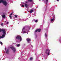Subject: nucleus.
<instances>
[{
  "instance_id": "nucleus-14",
  "label": "nucleus",
  "mask_w": 61,
  "mask_h": 61,
  "mask_svg": "<svg viewBox=\"0 0 61 61\" xmlns=\"http://www.w3.org/2000/svg\"><path fill=\"white\" fill-rule=\"evenodd\" d=\"M45 36L46 37H47V34H46V33H45Z\"/></svg>"
},
{
  "instance_id": "nucleus-22",
  "label": "nucleus",
  "mask_w": 61,
  "mask_h": 61,
  "mask_svg": "<svg viewBox=\"0 0 61 61\" xmlns=\"http://www.w3.org/2000/svg\"><path fill=\"white\" fill-rule=\"evenodd\" d=\"M14 16H15V17H17V16L16 15H15Z\"/></svg>"
},
{
  "instance_id": "nucleus-33",
  "label": "nucleus",
  "mask_w": 61,
  "mask_h": 61,
  "mask_svg": "<svg viewBox=\"0 0 61 61\" xmlns=\"http://www.w3.org/2000/svg\"><path fill=\"white\" fill-rule=\"evenodd\" d=\"M26 3H27V1H26Z\"/></svg>"
},
{
  "instance_id": "nucleus-23",
  "label": "nucleus",
  "mask_w": 61,
  "mask_h": 61,
  "mask_svg": "<svg viewBox=\"0 0 61 61\" xmlns=\"http://www.w3.org/2000/svg\"><path fill=\"white\" fill-rule=\"evenodd\" d=\"M37 22H38L37 20H35V22L36 23H37Z\"/></svg>"
},
{
  "instance_id": "nucleus-11",
  "label": "nucleus",
  "mask_w": 61,
  "mask_h": 61,
  "mask_svg": "<svg viewBox=\"0 0 61 61\" xmlns=\"http://www.w3.org/2000/svg\"><path fill=\"white\" fill-rule=\"evenodd\" d=\"M37 30L38 32H40L41 31V29H37Z\"/></svg>"
},
{
  "instance_id": "nucleus-21",
  "label": "nucleus",
  "mask_w": 61,
  "mask_h": 61,
  "mask_svg": "<svg viewBox=\"0 0 61 61\" xmlns=\"http://www.w3.org/2000/svg\"><path fill=\"white\" fill-rule=\"evenodd\" d=\"M0 43L1 45H3V43H2V42L1 41L0 42Z\"/></svg>"
},
{
  "instance_id": "nucleus-12",
  "label": "nucleus",
  "mask_w": 61,
  "mask_h": 61,
  "mask_svg": "<svg viewBox=\"0 0 61 61\" xmlns=\"http://www.w3.org/2000/svg\"><path fill=\"white\" fill-rule=\"evenodd\" d=\"M33 58L32 57H30V61H32L33 60Z\"/></svg>"
},
{
  "instance_id": "nucleus-9",
  "label": "nucleus",
  "mask_w": 61,
  "mask_h": 61,
  "mask_svg": "<svg viewBox=\"0 0 61 61\" xmlns=\"http://www.w3.org/2000/svg\"><path fill=\"white\" fill-rule=\"evenodd\" d=\"M25 7H28V6H29V5H27L26 4H25Z\"/></svg>"
},
{
  "instance_id": "nucleus-16",
  "label": "nucleus",
  "mask_w": 61,
  "mask_h": 61,
  "mask_svg": "<svg viewBox=\"0 0 61 61\" xmlns=\"http://www.w3.org/2000/svg\"><path fill=\"white\" fill-rule=\"evenodd\" d=\"M33 11V10H31L30 11V13H32Z\"/></svg>"
},
{
  "instance_id": "nucleus-31",
  "label": "nucleus",
  "mask_w": 61,
  "mask_h": 61,
  "mask_svg": "<svg viewBox=\"0 0 61 61\" xmlns=\"http://www.w3.org/2000/svg\"><path fill=\"white\" fill-rule=\"evenodd\" d=\"M42 0V1H44V0Z\"/></svg>"
},
{
  "instance_id": "nucleus-34",
  "label": "nucleus",
  "mask_w": 61,
  "mask_h": 61,
  "mask_svg": "<svg viewBox=\"0 0 61 61\" xmlns=\"http://www.w3.org/2000/svg\"><path fill=\"white\" fill-rule=\"evenodd\" d=\"M31 46V47H33V46Z\"/></svg>"
},
{
  "instance_id": "nucleus-25",
  "label": "nucleus",
  "mask_w": 61,
  "mask_h": 61,
  "mask_svg": "<svg viewBox=\"0 0 61 61\" xmlns=\"http://www.w3.org/2000/svg\"><path fill=\"white\" fill-rule=\"evenodd\" d=\"M38 32L37 30H36L35 31V32Z\"/></svg>"
},
{
  "instance_id": "nucleus-30",
  "label": "nucleus",
  "mask_w": 61,
  "mask_h": 61,
  "mask_svg": "<svg viewBox=\"0 0 61 61\" xmlns=\"http://www.w3.org/2000/svg\"><path fill=\"white\" fill-rule=\"evenodd\" d=\"M3 25V23H2V24H1V25Z\"/></svg>"
},
{
  "instance_id": "nucleus-26",
  "label": "nucleus",
  "mask_w": 61,
  "mask_h": 61,
  "mask_svg": "<svg viewBox=\"0 0 61 61\" xmlns=\"http://www.w3.org/2000/svg\"><path fill=\"white\" fill-rule=\"evenodd\" d=\"M24 33H26L25 31H24V32L23 33V34H24Z\"/></svg>"
},
{
  "instance_id": "nucleus-29",
  "label": "nucleus",
  "mask_w": 61,
  "mask_h": 61,
  "mask_svg": "<svg viewBox=\"0 0 61 61\" xmlns=\"http://www.w3.org/2000/svg\"><path fill=\"white\" fill-rule=\"evenodd\" d=\"M6 48H5V50H6Z\"/></svg>"
},
{
  "instance_id": "nucleus-27",
  "label": "nucleus",
  "mask_w": 61,
  "mask_h": 61,
  "mask_svg": "<svg viewBox=\"0 0 61 61\" xmlns=\"http://www.w3.org/2000/svg\"><path fill=\"white\" fill-rule=\"evenodd\" d=\"M13 15V14H12V13H11L10 14V15Z\"/></svg>"
},
{
  "instance_id": "nucleus-8",
  "label": "nucleus",
  "mask_w": 61,
  "mask_h": 61,
  "mask_svg": "<svg viewBox=\"0 0 61 61\" xmlns=\"http://www.w3.org/2000/svg\"><path fill=\"white\" fill-rule=\"evenodd\" d=\"M53 19H51V22H52V21H53V20H55V18L54 16H53Z\"/></svg>"
},
{
  "instance_id": "nucleus-3",
  "label": "nucleus",
  "mask_w": 61,
  "mask_h": 61,
  "mask_svg": "<svg viewBox=\"0 0 61 61\" xmlns=\"http://www.w3.org/2000/svg\"><path fill=\"white\" fill-rule=\"evenodd\" d=\"M16 38L18 40L20 39V41H21V40H22V38H21V37L20 36L16 37Z\"/></svg>"
},
{
  "instance_id": "nucleus-15",
  "label": "nucleus",
  "mask_w": 61,
  "mask_h": 61,
  "mask_svg": "<svg viewBox=\"0 0 61 61\" xmlns=\"http://www.w3.org/2000/svg\"><path fill=\"white\" fill-rule=\"evenodd\" d=\"M28 2H32L33 1L32 0H28Z\"/></svg>"
},
{
  "instance_id": "nucleus-20",
  "label": "nucleus",
  "mask_w": 61,
  "mask_h": 61,
  "mask_svg": "<svg viewBox=\"0 0 61 61\" xmlns=\"http://www.w3.org/2000/svg\"><path fill=\"white\" fill-rule=\"evenodd\" d=\"M25 28L24 27L23 29H22V31H23V30H25Z\"/></svg>"
},
{
  "instance_id": "nucleus-18",
  "label": "nucleus",
  "mask_w": 61,
  "mask_h": 61,
  "mask_svg": "<svg viewBox=\"0 0 61 61\" xmlns=\"http://www.w3.org/2000/svg\"><path fill=\"white\" fill-rule=\"evenodd\" d=\"M20 46V44H18L17 45V46L18 47L19 46Z\"/></svg>"
},
{
  "instance_id": "nucleus-6",
  "label": "nucleus",
  "mask_w": 61,
  "mask_h": 61,
  "mask_svg": "<svg viewBox=\"0 0 61 61\" xmlns=\"http://www.w3.org/2000/svg\"><path fill=\"white\" fill-rule=\"evenodd\" d=\"M9 49H8L7 50L6 53V54L8 55L9 54Z\"/></svg>"
},
{
  "instance_id": "nucleus-10",
  "label": "nucleus",
  "mask_w": 61,
  "mask_h": 61,
  "mask_svg": "<svg viewBox=\"0 0 61 61\" xmlns=\"http://www.w3.org/2000/svg\"><path fill=\"white\" fill-rule=\"evenodd\" d=\"M2 16L4 18H5V15H2Z\"/></svg>"
},
{
  "instance_id": "nucleus-1",
  "label": "nucleus",
  "mask_w": 61,
  "mask_h": 61,
  "mask_svg": "<svg viewBox=\"0 0 61 61\" xmlns=\"http://www.w3.org/2000/svg\"><path fill=\"white\" fill-rule=\"evenodd\" d=\"M2 32H3L2 33H3V34L2 35V36H0V38H4L5 36V34H6V31H5V29H0V32L1 33Z\"/></svg>"
},
{
  "instance_id": "nucleus-35",
  "label": "nucleus",
  "mask_w": 61,
  "mask_h": 61,
  "mask_svg": "<svg viewBox=\"0 0 61 61\" xmlns=\"http://www.w3.org/2000/svg\"><path fill=\"white\" fill-rule=\"evenodd\" d=\"M37 7H38V6H37Z\"/></svg>"
},
{
  "instance_id": "nucleus-17",
  "label": "nucleus",
  "mask_w": 61,
  "mask_h": 61,
  "mask_svg": "<svg viewBox=\"0 0 61 61\" xmlns=\"http://www.w3.org/2000/svg\"><path fill=\"white\" fill-rule=\"evenodd\" d=\"M9 16L10 19H12V16H11L10 15Z\"/></svg>"
},
{
  "instance_id": "nucleus-32",
  "label": "nucleus",
  "mask_w": 61,
  "mask_h": 61,
  "mask_svg": "<svg viewBox=\"0 0 61 61\" xmlns=\"http://www.w3.org/2000/svg\"><path fill=\"white\" fill-rule=\"evenodd\" d=\"M57 1H59V0H56Z\"/></svg>"
},
{
  "instance_id": "nucleus-19",
  "label": "nucleus",
  "mask_w": 61,
  "mask_h": 61,
  "mask_svg": "<svg viewBox=\"0 0 61 61\" xmlns=\"http://www.w3.org/2000/svg\"><path fill=\"white\" fill-rule=\"evenodd\" d=\"M2 0H0V4H1V3H2Z\"/></svg>"
},
{
  "instance_id": "nucleus-4",
  "label": "nucleus",
  "mask_w": 61,
  "mask_h": 61,
  "mask_svg": "<svg viewBox=\"0 0 61 61\" xmlns=\"http://www.w3.org/2000/svg\"><path fill=\"white\" fill-rule=\"evenodd\" d=\"M50 50L49 49H47L45 51V53L46 54H47L48 55H49V52Z\"/></svg>"
},
{
  "instance_id": "nucleus-7",
  "label": "nucleus",
  "mask_w": 61,
  "mask_h": 61,
  "mask_svg": "<svg viewBox=\"0 0 61 61\" xmlns=\"http://www.w3.org/2000/svg\"><path fill=\"white\" fill-rule=\"evenodd\" d=\"M27 42H30L31 41V39L27 38Z\"/></svg>"
},
{
  "instance_id": "nucleus-13",
  "label": "nucleus",
  "mask_w": 61,
  "mask_h": 61,
  "mask_svg": "<svg viewBox=\"0 0 61 61\" xmlns=\"http://www.w3.org/2000/svg\"><path fill=\"white\" fill-rule=\"evenodd\" d=\"M46 0V5H47V3H48V0Z\"/></svg>"
},
{
  "instance_id": "nucleus-28",
  "label": "nucleus",
  "mask_w": 61,
  "mask_h": 61,
  "mask_svg": "<svg viewBox=\"0 0 61 61\" xmlns=\"http://www.w3.org/2000/svg\"><path fill=\"white\" fill-rule=\"evenodd\" d=\"M9 23V22H7V24H8Z\"/></svg>"
},
{
  "instance_id": "nucleus-2",
  "label": "nucleus",
  "mask_w": 61,
  "mask_h": 61,
  "mask_svg": "<svg viewBox=\"0 0 61 61\" xmlns=\"http://www.w3.org/2000/svg\"><path fill=\"white\" fill-rule=\"evenodd\" d=\"M2 3H3V4H4V5H5V6H6V5H7V2H6L5 0H2Z\"/></svg>"
},
{
  "instance_id": "nucleus-24",
  "label": "nucleus",
  "mask_w": 61,
  "mask_h": 61,
  "mask_svg": "<svg viewBox=\"0 0 61 61\" xmlns=\"http://www.w3.org/2000/svg\"><path fill=\"white\" fill-rule=\"evenodd\" d=\"M22 7H25V5H22Z\"/></svg>"
},
{
  "instance_id": "nucleus-5",
  "label": "nucleus",
  "mask_w": 61,
  "mask_h": 61,
  "mask_svg": "<svg viewBox=\"0 0 61 61\" xmlns=\"http://www.w3.org/2000/svg\"><path fill=\"white\" fill-rule=\"evenodd\" d=\"M11 48L12 49V50L14 51V53H15V51H16V49L15 47H11Z\"/></svg>"
}]
</instances>
